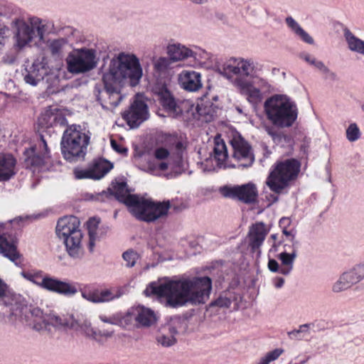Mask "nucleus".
<instances>
[{
    "mask_svg": "<svg viewBox=\"0 0 364 364\" xmlns=\"http://www.w3.org/2000/svg\"><path fill=\"white\" fill-rule=\"evenodd\" d=\"M285 23L291 31L301 41L310 45L314 43L313 38L305 31L299 23L291 16L287 17L285 18Z\"/></svg>",
    "mask_w": 364,
    "mask_h": 364,
    "instance_id": "473e14b6",
    "label": "nucleus"
},
{
    "mask_svg": "<svg viewBox=\"0 0 364 364\" xmlns=\"http://www.w3.org/2000/svg\"><path fill=\"white\" fill-rule=\"evenodd\" d=\"M82 296L92 303H104L110 301L117 296L109 289L98 290L94 289L92 291H82Z\"/></svg>",
    "mask_w": 364,
    "mask_h": 364,
    "instance_id": "7c9ffc66",
    "label": "nucleus"
},
{
    "mask_svg": "<svg viewBox=\"0 0 364 364\" xmlns=\"http://www.w3.org/2000/svg\"><path fill=\"white\" fill-rule=\"evenodd\" d=\"M282 232L287 237H289V241L291 242V245L289 246V247H296L298 242L295 239V235L290 231H288L285 228L283 229Z\"/></svg>",
    "mask_w": 364,
    "mask_h": 364,
    "instance_id": "4d7b16f0",
    "label": "nucleus"
},
{
    "mask_svg": "<svg viewBox=\"0 0 364 364\" xmlns=\"http://www.w3.org/2000/svg\"><path fill=\"white\" fill-rule=\"evenodd\" d=\"M284 248V251L278 255V258L281 261L280 273L288 275L293 269L294 263L297 256L296 247L287 249V245H285Z\"/></svg>",
    "mask_w": 364,
    "mask_h": 364,
    "instance_id": "c85d7f7f",
    "label": "nucleus"
},
{
    "mask_svg": "<svg viewBox=\"0 0 364 364\" xmlns=\"http://www.w3.org/2000/svg\"><path fill=\"white\" fill-rule=\"evenodd\" d=\"M228 154L226 145L223 140L216 138L215 139L213 154L210 158L207 159L203 164L205 171H214L216 167L230 168L235 167L228 161Z\"/></svg>",
    "mask_w": 364,
    "mask_h": 364,
    "instance_id": "dca6fc26",
    "label": "nucleus"
},
{
    "mask_svg": "<svg viewBox=\"0 0 364 364\" xmlns=\"http://www.w3.org/2000/svg\"><path fill=\"white\" fill-rule=\"evenodd\" d=\"M220 191L225 198L237 199L245 203H252L257 197V188L252 183L235 186H226L220 188Z\"/></svg>",
    "mask_w": 364,
    "mask_h": 364,
    "instance_id": "f3484780",
    "label": "nucleus"
},
{
    "mask_svg": "<svg viewBox=\"0 0 364 364\" xmlns=\"http://www.w3.org/2000/svg\"><path fill=\"white\" fill-rule=\"evenodd\" d=\"M168 166L166 162H161L159 164L158 168L161 171H165L168 168Z\"/></svg>",
    "mask_w": 364,
    "mask_h": 364,
    "instance_id": "69168bd1",
    "label": "nucleus"
},
{
    "mask_svg": "<svg viewBox=\"0 0 364 364\" xmlns=\"http://www.w3.org/2000/svg\"><path fill=\"white\" fill-rule=\"evenodd\" d=\"M12 25L16 29V46L20 48L28 46L36 39L43 41L45 34L52 32L54 28L53 21L37 16L29 17L27 20L15 18Z\"/></svg>",
    "mask_w": 364,
    "mask_h": 364,
    "instance_id": "423d86ee",
    "label": "nucleus"
},
{
    "mask_svg": "<svg viewBox=\"0 0 364 364\" xmlns=\"http://www.w3.org/2000/svg\"><path fill=\"white\" fill-rule=\"evenodd\" d=\"M346 139L350 142L358 141L361 136L360 130L356 123H351L346 130Z\"/></svg>",
    "mask_w": 364,
    "mask_h": 364,
    "instance_id": "c03bdc74",
    "label": "nucleus"
},
{
    "mask_svg": "<svg viewBox=\"0 0 364 364\" xmlns=\"http://www.w3.org/2000/svg\"><path fill=\"white\" fill-rule=\"evenodd\" d=\"M198 55L200 56L201 58L203 59H208L210 57V53H207L203 50H200V53H198Z\"/></svg>",
    "mask_w": 364,
    "mask_h": 364,
    "instance_id": "0e129e2a",
    "label": "nucleus"
},
{
    "mask_svg": "<svg viewBox=\"0 0 364 364\" xmlns=\"http://www.w3.org/2000/svg\"><path fill=\"white\" fill-rule=\"evenodd\" d=\"M112 198L125 204L137 219L149 223L166 215L171 208L169 200L154 202L138 195L131 194L127 183L123 181L112 182L107 191H102L95 200L105 201Z\"/></svg>",
    "mask_w": 364,
    "mask_h": 364,
    "instance_id": "7ed1b4c3",
    "label": "nucleus"
},
{
    "mask_svg": "<svg viewBox=\"0 0 364 364\" xmlns=\"http://www.w3.org/2000/svg\"><path fill=\"white\" fill-rule=\"evenodd\" d=\"M342 279H345L351 287L364 278V263L354 267L352 269L343 272Z\"/></svg>",
    "mask_w": 364,
    "mask_h": 364,
    "instance_id": "f704fd0d",
    "label": "nucleus"
},
{
    "mask_svg": "<svg viewBox=\"0 0 364 364\" xmlns=\"http://www.w3.org/2000/svg\"><path fill=\"white\" fill-rule=\"evenodd\" d=\"M65 121V119L58 113V109L51 107L46 109L39 117V123L46 127L55 126L58 123L63 124Z\"/></svg>",
    "mask_w": 364,
    "mask_h": 364,
    "instance_id": "2f4dec72",
    "label": "nucleus"
},
{
    "mask_svg": "<svg viewBox=\"0 0 364 364\" xmlns=\"http://www.w3.org/2000/svg\"><path fill=\"white\" fill-rule=\"evenodd\" d=\"M105 73L122 86L128 80L132 87H135L142 77L143 70L134 54L121 52L110 60Z\"/></svg>",
    "mask_w": 364,
    "mask_h": 364,
    "instance_id": "39448f33",
    "label": "nucleus"
},
{
    "mask_svg": "<svg viewBox=\"0 0 364 364\" xmlns=\"http://www.w3.org/2000/svg\"><path fill=\"white\" fill-rule=\"evenodd\" d=\"M21 275L28 281L50 291L55 292L65 296H73L77 289L72 283L60 280L48 274L43 275L41 270L34 272H21Z\"/></svg>",
    "mask_w": 364,
    "mask_h": 364,
    "instance_id": "9b49d317",
    "label": "nucleus"
},
{
    "mask_svg": "<svg viewBox=\"0 0 364 364\" xmlns=\"http://www.w3.org/2000/svg\"><path fill=\"white\" fill-rule=\"evenodd\" d=\"M68 41L65 38L49 40L47 43L48 48L53 56L59 57L62 55Z\"/></svg>",
    "mask_w": 364,
    "mask_h": 364,
    "instance_id": "ea45409f",
    "label": "nucleus"
},
{
    "mask_svg": "<svg viewBox=\"0 0 364 364\" xmlns=\"http://www.w3.org/2000/svg\"><path fill=\"white\" fill-rule=\"evenodd\" d=\"M299 57L309 64L311 63V60L314 58L311 55H310L308 53H301L299 55Z\"/></svg>",
    "mask_w": 364,
    "mask_h": 364,
    "instance_id": "680f3d73",
    "label": "nucleus"
},
{
    "mask_svg": "<svg viewBox=\"0 0 364 364\" xmlns=\"http://www.w3.org/2000/svg\"><path fill=\"white\" fill-rule=\"evenodd\" d=\"M277 235L272 234L268 240V242H277Z\"/></svg>",
    "mask_w": 364,
    "mask_h": 364,
    "instance_id": "774afa93",
    "label": "nucleus"
},
{
    "mask_svg": "<svg viewBox=\"0 0 364 364\" xmlns=\"http://www.w3.org/2000/svg\"><path fill=\"white\" fill-rule=\"evenodd\" d=\"M82 232H74L68 238L63 239L68 255L73 259H80L84 255Z\"/></svg>",
    "mask_w": 364,
    "mask_h": 364,
    "instance_id": "393cba45",
    "label": "nucleus"
},
{
    "mask_svg": "<svg viewBox=\"0 0 364 364\" xmlns=\"http://www.w3.org/2000/svg\"><path fill=\"white\" fill-rule=\"evenodd\" d=\"M90 136L82 132L80 126L71 125L63 133L61 139V151L63 157L69 161H75L84 158Z\"/></svg>",
    "mask_w": 364,
    "mask_h": 364,
    "instance_id": "6e6552de",
    "label": "nucleus"
},
{
    "mask_svg": "<svg viewBox=\"0 0 364 364\" xmlns=\"http://www.w3.org/2000/svg\"><path fill=\"white\" fill-rule=\"evenodd\" d=\"M300 168V162L294 159L277 162L267 178V186L274 193H282L297 178Z\"/></svg>",
    "mask_w": 364,
    "mask_h": 364,
    "instance_id": "0eeeda50",
    "label": "nucleus"
},
{
    "mask_svg": "<svg viewBox=\"0 0 364 364\" xmlns=\"http://www.w3.org/2000/svg\"><path fill=\"white\" fill-rule=\"evenodd\" d=\"M65 61L68 71L78 75L86 73L96 68L98 59L95 50L81 48L70 52Z\"/></svg>",
    "mask_w": 364,
    "mask_h": 364,
    "instance_id": "f8f14e48",
    "label": "nucleus"
},
{
    "mask_svg": "<svg viewBox=\"0 0 364 364\" xmlns=\"http://www.w3.org/2000/svg\"><path fill=\"white\" fill-rule=\"evenodd\" d=\"M315 68L324 75L326 79H329L332 81H335L338 79L337 75L326 66L322 61L319 60L315 65Z\"/></svg>",
    "mask_w": 364,
    "mask_h": 364,
    "instance_id": "de8ad7c7",
    "label": "nucleus"
},
{
    "mask_svg": "<svg viewBox=\"0 0 364 364\" xmlns=\"http://www.w3.org/2000/svg\"><path fill=\"white\" fill-rule=\"evenodd\" d=\"M16 159L10 154L0 153V181H9L16 174Z\"/></svg>",
    "mask_w": 364,
    "mask_h": 364,
    "instance_id": "bb28decb",
    "label": "nucleus"
},
{
    "mask_svg": "<svg viewBox=\"0 0 364 364\" xmlns=\"http://www.w3.org/2000/svg\"><path fill=\"white\" fill-rule=\"evenodd\" d=\"M178 84L188 92H197L203 87L201 74L195 70H184L178 75Z\"/></svg>",
    "mask_w": 364,
    "mask_h": 364,
    "instance_id": "412c9836",
    "label": "nucleus"
},
{
    "mask_svg": "<svg viewBox=\"0 0 364 364\" xmlns=\"http://www.w3.org/2000/svg\"><path fill=\"white\" fill-rule=\"evenodd\" d=\"M166 52L173 63L188 58H196L198 53L181 43H172L167 46Z\"/></svg>",
    "mask_w": 364,
    "mask_h": 364,
    "instance_id": "a878e982",
    "label": "nucleus"
},
{
    "mask_svg": "<svg viewBox=\"0 0 364 364\" xmlns=\"http://www.w3.org/2000/svg\"><path fill=\"white\" fill-rule=\"evenodd\" d=\"M314 322L300 325L299 328L294 329L289 332V336L291 338L302 339L306 336L309 335L311 332H316L322 329L323 327L320 326L318 324Z\"/></svg>",
    "mask_w": 364,
    "mask_h": 364,
    "instance_id": "72a5a7b5",
    "label": "nucleus"
},
{
    "mask_svg": "<svg viewBox=\"0 0 364 364\" xmlns=\"http://www.w3.org/2000/svg\"><path fill=\"white\" fill-rule=\"evenodd\" d=\"M169 154H170V153L168 151V149H166L164 147L157 148L154 151V156L156 159H159V160H164V159H167L168 156H169Z\"/></svg>",
    "mask_w": 364,
    "mask_h": 364,
    "instance_id": "864d4df0",
    "label": "nucleus"
},
{
    "mask_svg": "<svg viewBox=\"0 0 364 364\" xmlns=\"http://www.w3.org/2000/svg\"><path fill=\"white\" fill-rule=\"evenodd\" d=\"M152 91L170 116L176 117L182 113V109L165 85L156 84Z\"/></svg>",
    "mask_w": 364,
    "mask_h": 364,
    "instance_id": "a211bd4d",
    "label": "nucleus"
},
{
    "mask_svg": "<svg viewBox=\"0 0 364 364\" xmlns=\"http://www.w3.org/2000/svg\"><path fill=\"white\" fill-rule=\"evenodd\" d=\"M75 177L77 179H83V178H91L95 179L94 176L92 175L91 167L90 166L87 168H75L74 171Z\"/></svg>",
    "mask_w": 364,
    "mask_h": 364,
    "instance_id": "8fccbe9b",
    "label": "nucleus"
},
{
    "mask_svg": "<svg viewBox=\"0 0 364 364\" xmlns=\"http://www.w3.org/2000/svg\"><path fill=\"white\" fill-rule=\"evenodd\" d=\"M122 257L127 262L126 266L127 267H132L135 265L136 262L139 259V256L136 252L132 250H128L123 253Z\"/></svg>",
    "mask_w": 364,
    "mask_h": 364,
    "instance_id": "09e8293b",
    "label": "nucleus"
},
{
    "mask_svg": "<svg viewBox=\"0 0 364 364\" xmlns=\"http://www.w3.org/2000/svg\"><path fill=\"white\" fill-rule=\"evenodd\" d=\"M195 320H170L165 326L164 330H167L168 333L177 335H183L193 332L196 329Z\"/></svg>",
    "mask_w": 364,
    "mask_h": 364,
    "instance_id": "cd10ccee",
    "label": "nucleus"
},
{
    "mask_svg": "<svg viewBox=\"0 0 364 364\" xmlns=\"http://www.w3.org/2000/svg\"><path fill=\"white\" fill-rule=\"evenodd\" d=\"M196 109L200 119L205 122H209L213 120L214 117L216 114L215 108L212 106L201 104L197 106Z\"/></svg>",
    "mask_w": 364,
    "mask_h": 364,
    "instance_id": "a19ab883",
    "label": "nucleus"
},
{
    "mask_svg": "<svg viewBox=\"0 0 364 364\" xmlns=\"http://www.w3.org/2000/svg\"><path fill=\"white\" fill-rule=\"evenodd\" d=\"M0 304L10 306L11 309H18L24 305V299L21 294L15 293L6 285L0 296Z\"/></svg>",
    "mask_w": 364,
    "mask_h": 364,
    "instance_id": "c756f323",
    "label": "nucleus"
},
{
    "mask_svg": "<svg viewBox=\"0 0 364 364\" xmlns=\"http://www.w3.org/2000/svg\"><path fill=\"white\" fill-rule=\"evenodd\" d=\"M256 63L252 58H230L220 68V74L228 79L239 90L240 83H246L248 77H252Z\"/></svg>",
    "mask_w": 364,
    "mask_h": 364,
    "instance_id": "1a4fd4ad",
    "label": "nucleus"
},
{
    "mask_svg": "<svg viewBox=\"0 0 364 364\" xmlns=\"http://www.w3.org/2000/svg\"><path fill=\"white\" fill-rule=\"evenodd\" d=\"M284 352V350L282 348H275L262 357L257 364H269L271 362L277 360Z\"/></svg>",
    "mask_w": 364,
    "mask_h": 364,
    "instance_id": "a18cd8bd",
    "label": "nucleus"
},
{
    "mask_svg": "<svg viewBox=\"0 0 364 364\" xmlns=\"http://www.w3.org/2000/svg\"><path fill=\"white\" fill-rule=\"evenodd\" d=\"M350 287L345 279H342L340 276L338 279L333 284L332 291L335 293H339L350 289Z\"/></svg>",
    "mask_w": 364,
    "mask_h": 364,
    "instance_id": "3c124183",
    "label": "nucleus"
},
{
    "mask_svg": "<svg viewBox=\"0 0 364 364\" xmlns=\"http://www.w3.org/2000/svg\"><path fill=\"white\" fill-rule=\"evenodd\" d=\"M289 223H290V220L289 218H282L279 220V225L281 226L285 225L286 224L289 225Z\"/></svg>",
    "mask_w": 364,
    "mask_h": 364,
    "instance_id": "338daca9",
    "label": "nucleus"
},
{
    "mask_svg": "<svg viewBox=\"0 0 364 364\" xmlns=\"http://www.w3.org/2000/svg\"><path fill=\"white\" fill-rule=\"evenodd\" d=\"M280 267L278 262L274 259H269L268 262V268L272 272H279Z\"/></svg>",
    "mask_w": 364,
    "mask_h": 364,
    "instance_id": "6e6d98bb",
    "label": "nucleus"
},
{
    "mask_svg": "<svg viewBox=\"0 0 364 364\" xmlns=\"http://www.w3.org/2000/svg\"><path fill=\"white\" fill-rule=\"evenodd\" d=\"M240 93L246 97L249 102L257 105L262 102L264 95L274 90L272 85L267 80L256 77L253 80H247L246 83H240Z\"/></svg>",
    "mask_w": 364,
    "mask_h": 364,
    "instance_id": "ddd939ff",
    "label": "nucleus"
},
{
    "mask_svg": "<svg viewBox=\"0 0 364 364\" xmlns=\"http://www.w3.org/2000/svg\"><path fill=\"white\" fill-rule=\"evenodd\" d=\"M273 283L276 288L279 289L284 285V279L282 277H275L273 279Z\"/></svg>",
    "mask_w": 364,
    "mask_h": 364,
    "instance_id": "052dcab7",
    "label": "nucleus"
},
{
    "mask_svg": "<svg viewBox=\"0 0 364 364\" xmlns=\"http://www.w3.org/2000/svg\"><path fill=\"white\" fill-rule=\"evenodd\" d=\"M0 253L14 262L16 265H21V257L17 252L16 241L10 235H0Z\"/></svg>",
    "mask_w": 364,
    "mask_h": 364,
    "instance_id": "b1692460",
    "label": "nucleus"
},
{
    "mask_svg": "<svg viewBox=\"0 0 364 364\" xmlns=\"http://www.w3.org/2000/svg\"><path fill=\"white\" fill-rule=\"evenodd\" d=\"M157 320H134L136 328L150 327L154 325Z\"/></svg>",
    "mask_w": 364,
    "mask_h": 364,
    "instance_id": "5fc2aeb1",
    "label": "nucleus"
},
{
    "mask_svg": "<svg viewBox=\"0 0 364 364\" xmlns=\"http://www.w3.org/2000/svg\"><path fill=\"white\" fill-rule=\"evenodd\" d=\"M100 220L95 218L90 219L87 223V231L89 235L88 247L90 252H92L95 246V242L99 239L98 225Z\"/></svg>",
    "mask_w": 364,
    "mask_h": 364,
    "instance_id": "4c0bfd02",
    "label": "nucleus"
},
{
    "mask_svg": "<svg viewBox=\"0 0 364 364\" xmlns=\"http://www.w3.org/2000/svg\"><path fill=\"white\" fill-rule=\"evenodd\" d=\"M11 15V9L6 5L0 4V17L8 18ZM6 30V26L0 23V46L3 44Z\"/></svg>",
    "mask_w": 364,
    "mask_h": 364,
    "instance_id": "49530a36",
    "label": "nucleus"
},
{
    "mask_svg": "<svg viewBox=\"0 0 364 364\" xmlns=\"http://www.w3.org/2000/svg\"><path fill=\"white\" fill-rule=\"evenodd\" d=\"M268 232L269 230L262 222L256 223L250 227L247 235L248 246L252 252H257L258 257L261 255L260 247Z\"/></svg>",
    "mask_w": 364,
    "mask_h": 364,
    "instance_id": "aec40b11",
    "label": "nucleus"
},
{
    "mask_svg": "<svg viewBox=\"0 0 364 364\" xmlns=\"http://www.w3.org/2000/svg\"><path fill=\"white\" fill-rule=\"evenodd\" d=\"M211 289L212 282L208 277L177 280L165 278L151 282L144 294L147 296H156L164 299L166 306L176 308L187 303H205L209 298Z\"/></svg>",
    "mask_w": 364,
    "mask_h": 364,
    "instance_id": "f257e3e1",
    "label": "nucleus"
},
{
    "mask_svg": "<svg viewBox=\"0 0 364 364\" xmlns=\"http://www.w3.org/2000/svg\"><path fill=\"white\" fill-rule=\"evenodd\" d=\"M230 144L232 148V156L237 162L238 167H250L255 161L252 146L240 136L233 137Z\"/></svg>",
    "mask_w": 364,
    "mask_h": 364,
    "instance_id": "2eb2a0df",
    "label": "nucleus"
},
{
    "mask_svg": "<svg viewBox=\"0 0 364 364\" xmlns=\"http://www.w3.org/2000/svg\"><path fill=\"white\" fill-rule=\"evenodd\" d=\"M173 62L168 57H160L154 61V70L159 73H166L171 65Z\"/></svg>",
    "mask_w": 364,
    "mask_h": 364,
    "instance_id": "37998d69",
    "label": "nucleus"
},
{
    "mask_svg": "<svg viewBox=\"0 0 364 364\" xmlns=\"http://www.w3.org/2000/svg\"><path fill=\"white\" fill-rule=\"evenodd\" d=\"M79 219L73 215L60 218L56 225L55 232L58 237L63 240L73 235L74 232H82Z\"/></svg>",
    "mask_w": 364,
    "mask_h": 364,
    "instance_id": "5701e85b",
    "label": "nucleus"
},
{
    "mask_svg": "<svg viewBox=\"0 0 364 364\" xmlns=\"http://www.w3.org/2000/svg\"><path fill=\"white\" fill-rule=\"evenodd\" d=\"M26 327L40 333H52L56 331L73 330L96 341L100 345L112 336L114 331L105 328V323L118 326L132 331L136 328L134 320H102V325L92 323L90 320H21Z\"/></svg>",
    "mask_w": 364,
    "mask_h": 364,
    "instance_id": "f03ea898",
    "label": "nucleus"
},
{
    "mask_svg": "<svg viewBox=\"0 0 364 364\" xmlns=\"http://www.w3.org/2000/svg\"><path fill=\"white\" fill-rule=\"evenodd\" d=\"M90 167L96 180L104 177L113 168V165L107 160L99 159L95 161Z\"/></svg>",
    "mask_w": 364,
    "mask_h": 364,
    "instance_id": "c9c22d12",
    "label": "nucleus"
},
{
    "mask_svg": "<svg viewBox=\"0 0 364 364\" xmlns=\"http://www.w3.org/2000/svg\"><path fill=\"white\" fill-rule=\"evenodd\" d=\"M49 73L46 59L42 57L36 59L29 68L26 69L23 73L24 80L27 84L36 86L43 80Z\"/></svg>",
    "mask_w": 364,
    "mask_h": 364,
    "instance_id": "6ab92c4d",
    "label": "nucleus"
},
{
    "mask_svg": "<svg viewBox=\"0 0 364 364\" xmlns=\"http://www.w3.org/2000/svg\"><path fill=\"white\" fill-rule=\"evenodd\" d=\"M270 243H271V247H270V249L269 250V253L277 252L278 251V247L280 245V242H270Z\"/></svg>",
    "mask_w": 364,
    "mask_h": 364,
    "instance_id": "e2e57ef3",
    "label": "nucleus"
},
{
    "mask_svg": "<svg viewBox=\"0 0 364 364\" xmlns=\"http://www.w3.org/2000/svg\"><path fill=\"white\" fill-rule=\"evenodd\" d=\"M126 316L131 318H156V315L151 309L141 305L129 309Z\"/></svg>",
    "mask_w": 364,
    "mask_h": 364,
    "instance_id": "e433bc0d",
    "label": "nucleus"
},
{
    "mask_svg": "<svg viewBox=\"0 0 364 364\" xmlns=\"http://www.w3.org/2000/svg\"><path fill=\"white\" fill-rule=\"evenodd\" d=\"M122 85L104 73L102 84H96L93 93L96 100L104 109L112 110L124 98V95L122 93Z\"/></svg>",
    "mask_w": 364,
    "mask_h": 364,
    "instance_id": "9d476101",
    "label": "nucleus"
},
{
    "mask_svg": "<svg viewBox=\"0 0 364 364\" xmlns=\"http://www.w3.org/2000/svg\"><path fill=\"white\" fill-rule=\"evenodd\" d=\"M39 146L40 148L42 146L44 149V153L42 156L36 154L33 147L24 151V166L26 168H40L44 164L46 159L49 157L48 147L43 136H41V144Z\"/></svg>",
    "mask_w": 364,
    "mask_h": 364,
    "instance_id": "4be33fe9",
    "label": "nucleus"
},
{
    "mask_svg": "<svg viewBox=\"0 0 364 364\" xmlns=\"http://www.w3.org/2000/svg\"><path fill=\"white\" fill-rule=\"evenodd\" d=\"M346 41L348 48L353 52L364 55V41L354 36L350 31L347 30L344 33Z\"/></svg>",
    "mask_w": 364,
    "mask_h": 364,
    "instance_id": "58836bf2",
    "label": "nucleus"
},
{
    "mask_svg": "<svg viewBox=\"0 0 364 364\" xmlns=\"http://www.w3.org/2000/svg\"><path fill=\"white\" fill-rule=\"evenodd\" d=\"M265 129H266V132H267V134L269 136H271L274 140H275L277 138L279 137V134L277 131L274 130L273 128L267 127Z\"/></svg>",
    "mask_w": 364,
    "mask_h": 364,
    "instance_id": "bf43d9fd",
    "label": "nucleus"
},
{
    "mask_svg": "<svg viewBox=\"0 0 364 364\" xmlns=\"http://www.w3.org/2000/svg\"><path fill=\"white\" fill-rule=\"evenodd\" d=\"M149 116L148 106L139 96H136L129 108L122 113L123 119L131 128L138 127Z\"/></svg>",
    "mask_w": 364,
    "mask_h": 364,
    "instance_id": "4468645a",
    "label": "nucleus"
},
{
    "mask_svg": "<svg viewBox=\"0 0 364 364\" xmlns=\"http://www.w3.org/2000/svg\"><path fill=\"white\" fill-rule=\"evenodd\" d=\"M164 333L156 336V341L157 344L164 348H169L174 346L177 343V339L173 334L168 333L167 330L164 329Z\"/></svg>",
    "mask_w": 364,
    "mask_h": 364,
    "instance_id": "79ce46f5",
    "label": "nucleus"
},
{
    "mask_svg": "<svg viewBox=\"0 0 364 364\" xmlns=\"http://www.w3.org/2000/svg\"><path fill=\"white\" fill-rule=\"evenodd\" d=\"M264 111L267 119L279 129L289 128L297 119V105L286 95H274L264 103Z\"/></svg>",
    "mask_w": 364,
    "mask_h": 364,
    "instance_id": "20e7f679",
    "label": "nucleus"
},
{
    "mask_svg": "<svg viewBox=\"0 0 364 364\" xmlns=\"http://www.w3.org/2000/svg\"><path fill=\"white\" fill-rule=\"evenodd\" d=\"M230 304L231 301L230 299L226 296H220L210 304L209 309H211L215 306H218L220 308H228L230 307Z\"/></svg>",
    "mask_w": 364,
    "mask_h": 364,
    "instance_id": "603ef678",
    "label": "nucleus"
},
{
    "mask_svg": "<svg viewBox=\"0 0 364 364\" xmlns=\"http://www.w3.org/2000/svg\"><path fill=\"white\" fill-rule=\"evenodd\" d=\"M111 145L114 150L121 154H126L127 149L124 147H121L114 140L111 141Z\"/></svg>",
    "mask_w": 364,
    "mask_h": 364,
    "instance_id": "13d9d810",
    "label": "nucleus"
}]
</instances>
